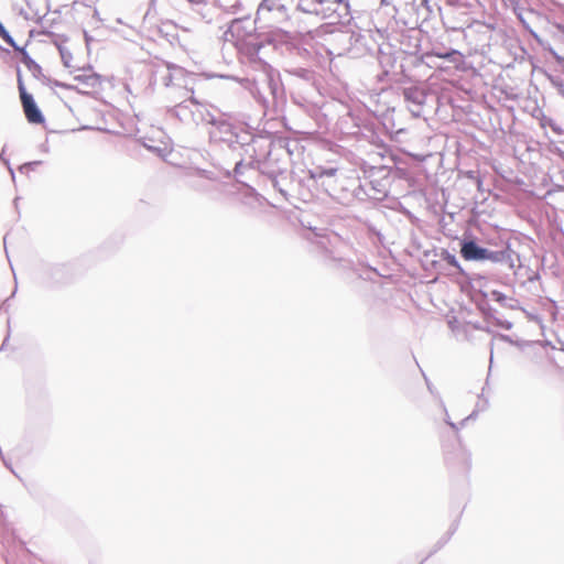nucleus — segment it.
Here are the masks:
<instances>
[{"instance_id": "nucleus-5", "label": "nucleus", "mask_w": 564, "mask_h": 564, "mask_svg": "<svg viewBox=\"0 0 564 564\" xmlns=\"http://www.w3.org/2000/svg\"><path fill=\"white\" fill-rule=\"evenodd\" d=\"M289 19L286 7L280 0H262L257 10L256 21L267 26L282 23Z\"/></svg>"}, {"instance_id": "nucleus-21", "label": "nucleus", "mask_w": 564, "mask_h": 564, "mask_svg": "<svg viewBox=\"0 0 564 564\" xmlns=\"http://www.w3.org/2000/svg\"><path fill=\"white\" fill-rule=\"evenodd\" d=\"M86 83H87V85L94 87L98 83V76L97 75L88 76L86 78Z\"/></svg>"}, {"instance_id": "nucleus-19", "label": "nucleus", "mask_w": 564, "mask_h": 564, "mask_svg": "<svg viewBox=\"0 0 564 564\" xmlns=\"http://www.w3.org/2000/svg\"><path fill=\"white\" fill-rule=\"evenodd\" d=\"M445 260H446V262L449 265L459 269V263H458V261H457V259H456V257L454 254H451V253L447 252L446 257H445Z\"/></svg>"}, {"instance_id": "nucleus-18", "label": "nucleus", "mask_w": 564, "mask_h": 564, "mask_svg": "<svg viewBox=\"0 0 564 564\" xmlns=\"http://www.w3.org/2000/svg\"><path fill=\"white\" fill-rule=\"evenodd\" d=\"M41 163H42L41 161H33V162L24 163L19 167V171L21 173H28L29 171L33 170L34 166L40 165Z\"/></svg>"}, {"instance_id": "nucleus-8", "label": "nucleus", "mask_w": 564, "mask_h": 564, "mask_svg": "<svg viewBox=\"0 0 564 564\" xmlns=\"http://www.w3.org/2000/svg\"><path fill=\"white\" fill-rule=\"evenodd\" d=\"M487 248L479 246L475 240H464L460 245V254L468 261H485Z\"/></svg>"}, {"instance_id": "nucleus-24", "label": "nucleus", "mask_w": 564, "mask_h": 564, "mask_svg": "<svg viewBox=\"0 0 564 564\" xmlns=\"http://www.w3.org/2000/svg\"><path fill=\"white\" fill-rule=\"evenodd\" d=\"M241 165H242V162H241V161H239V162H237V163H236V166H235V172H236V173H238V172H239V169L241 167Z\"/></svg>"}, {"instance_id": "nucleus-9", "label": "nucleus", "mask_w": 564, "mask_h": 564, "mask_svg": "<svg viewBox=\"0 0 564 564\" xmlns=\"http://www.w3.org/2000/svg\"><path fill=\"white\" fill-rule=\"evenodd\" d=\"M254 28L248 20H235L229 26L228 33L236 36L237 40H243L245 36L250 35Z\"/></svg>"}, {"instance_id": "nucleus-31", "label": "nucleus", "mask_w": 564, "mask_h": 564, "mask_svg": "<svg viewBox=\"0 0 564 564\" xmlns=\"http://www.w3.org/2000/svg\"><path fill=\"white\" fill-rule=\"evenodd\" d=\"M0 159H1L6 164H9L8 160H6L2 155H0Z\"/></svg>"}, {"instance_id": "nucleus-14", "label": "nucleus", "mask_w": 564, "mask_h": 564, "mask_svg": "<svg viewBox=\"0 0 564 564\" xmlns=\"http://www.w3.org/2000/svg\"><path fill=\"white\" fill-rule=\"evenodd\" d=\"M57 48H58V52H59V55H61L63 64L66 67H69L70 66V62L73 59L72 53L66 47H64L62 45H57Z\"/></svg>"}, {"instance_id": "nucleus-4", "label": "nucleus", "mask_w": 564, "mask_h": 564, "mask_svg": "<svg viewBox=\"0 0 564 564\" xmlns=\"http://www.w3.org/2000/svg\"><path fill=\"white\" fill-rule=\"evenodd\" d=\"M194 75L187 74L184 68L180 66H169L167 73L162 77L163 84L169 88V98L177 100L183 89L193 87Z\"/></svg>"}, {"instance_id": "nucleus-3", "label": "nucleus", "mask_w": 564, "mask_h": 564, "mask_svg": "<svg viewBox=\"0 0 564 564\" xmlns=\"http://www.w3.org/2000/svg\"><path fill=\"white\" fill-rule=\"evenodd\" d=\"M296 7L304 13L330 19L333 23L349 17V4L344 0H299Z\"/></svg>"}, {"instance_id": "nucleus-33", "label": "nucleus", "mask_w": 564, "mask_h": 564, "mask_svg": "<svg viewBox=\"0 0 564 564\" xmlns=\"http://www.w3.org/2000/svg\"><path fill=\"white\" fill-rule=\"evenodd\" d=\"M55 270L59 271V270H63L62 267H56Z\"/></svg>"}, {"instance_id": "nucleus-23", "label": "nucleus", "mask_w": 564, "mask_h": 564, "mask_svg": "<svg viewBox=\"0 0 564 564\" xmlns=\"http://www.w3.org/2000/svg\"><path fill=\"white\" fill-rule=\"evenodd\" d=\"M425 380H427V379L425 378ZM426 383H427V389H429V391H430L432 394H437V393H436V391H435V389L433 388V386H432L429 381H426Z\"/></svg>"}, {"instance_id": "nucleus-22", "label": "nucleus", "mask_w": 564, "mask_h": 564, "mask_svg": "<svg viewBox=\"0 0 564 564\" xmlns=\"http://www.w3.org/2000/svg\"><path fill=\"white\" fill-rule=\"evenodd\" d=\"M477 416V410L473 411L467 417H465L462 422H460V426H464L465 423L469 420H475Z\"/></svg>"}, {"instance_id": "nucleus-7", "label": "nucleus", "mask_w": 564, "mask_h": 564, "mask_svg": "<svg viewBox=\"0 0 564 564\" xmlns=\"http://www.w3.org/2000/svg\"><path fill=\"white\" fill-rule=\"evenodd\" d=\"M517 259H519V256L514 250L510 248V246H506L500 250L488 249L486 258V260L492 263L507 264L511 270L516 268Z\"/></svg>"}, {"instance_id": "nucleus-26", "label": "nucleus", "mask_w": 564, "mask_h": 564, "mask_svg": "<svg viewBox=\"0 0 564 564\" xmlns=\"http://www.w3.org/2000/svg\"><path fill=\"white\" fill-rule=\"evenodd\" d=\"M506 329H510L512 327V324L510 322H507L502 325Z\"/></svg>"}, {"instance_id": "nucleus-16", "label": "nucleus", "mask_w": 564, "mask_h": 564, "mask_svg": "<svg viewBox=\"0 0 564 564\" xmlns=\"http://www.w3.org/2000/svg\"><path fill=\"white\" fill-rule=\"evenodd\" d=\"M551 83L557 89L558 94L564 97V80L560 77H552Z\"/></svg>"}, {"instance_id": "nucleus-13", "label": "nucleus", "mask_w": 564, "mask_h": 564, "mask_svg": "<svg viewBox=\"0 0 564 564\" xmlns=\"http://www.w3.org/2000/svg\"><path fill=\"white\" fill-rule=\"evenodd\" d=\"M17 52H20L22 55L21 62L30 69L39 68V65L31 58V56L28 54V52L20 47V50H15Z\"/></svg>"}, {"instance_id": "nucleus-6", "label": "nucleus", "mask_w": 564, "mask_h": 564, "mask_svg": "<svg viewBox=\"0 0 564 564\" xmlns=\"http://www.w3.org/2000/svg\"><path fill=\"white\" fill-rule=\"evenodd\" d=\"M19 89L21 96V102L26 116V119L31 123H42L44 121V117L40 109L37 108L32 95L28 94L24 89V86L21 82H19Z\"/></svg>"}, {"instance_id": "nucleus-11", "label": "nucleus", "mask_w": 564, "mask_h": 564, "mask_svg": "<svg viewBox=\"0 0 564 564\" xmlns=\"http://www.w3.org/2000/svg\"><path fill=\"white\" fill-rule=\"evenodd\" d=\"M337 169L335 167H322L317 166L314 170L311 171V177L315 180H321L323 177H332L336 174Z\"/></svg>"}, {"instance_id": "nucleus-27", "label": "nucleus", "mask_w": 564, "mask_h": 564, "mask_svg": "<svg viewBox=\"0 0 564 564\" xmlns=\"http://www.w3.org/2000/svg\"><path fill=\"white\" fill-rule=\"evenodd\" d=\"M391 0H381V6H389Z\"/></svg>"}, {"instance_id": "nucleus-29", "label": "nucleus", "mask_w": 564, "mask_h": 564, "mask_svg": "<svg viewBox=\"0 0 564 564\" xmlns=\"http://www.w3.org/2000/svg\"><path fill=\"white\" fill-rule=\"evenodd\" d=\"M270 83V86H271V89H272V94L275 95V86L272 85V80L270 79L269 80Z\"/></svg>"}, {"instance_id": "nucleus-2", "label": "nucleus", "mask_w": 564, "mask_h": 564, "mask_svg": "<svg viewBox=\"0 0 564 564\" xmlns=\"http://www.w3.org/2000/svg\"><path fill=\"white\" fill-rule=\"evenodd\" d=\"M207 123L210 124L208 134L214 143H224L229 149L237 150L238 148L250 147L251 141H253V135L250 132L238 129L226 119L218 118L215 113Z\"/></svg>"}, {"instance_id": "nucleus-15", "label": "nucleus", "mask_w": 564, "mask_h": 564, "mask_svg": "<svg viewBox=\"0 0 564 564\" xmlns=\"http://www.w3.org/2000/svg\"><path fill=\"white\" fill-rule=\"evenodd\" d=\"M440 406H441L442 411L444 412V415H445L444 421H445V423H446V424H447V425H448L453 431L457 432V431L459 430V427H458V425H457L456 423H454V422L451 420V417H449V415H448V412H447V409H446V405H445V403L443 402V400H442L441 398H440Z\"/></svg>"}, {"instance_id": "nucleus-30", "label": "nucleus", "mask_w": 564, "mask_h": 564, "mask_svg": "<svg viewBox=\"0 0 564 564\" xmlns=\"http://www.w3.org/2000/svg\"><path fill=\"white\" fill-rule=\"evenodd\" d=\"M305 73H306V70H305V69H301V70H300V73H299V75L303 76Z\"/></svg>"}, {"instance_id": "nucleus-28", "label": "nucleus", "mask_w": 564, "mask_h": 564, "mask_svg": "<svg viewBox=\"0 0 564 564\" xmlns=\"http://www.w3.org/2000/svg\"><path fill=\"white\" fill-rule=\"evenodd\" d=\"M518 18H519V20L521 21V23H522L523 25H525V21H524V19L522 18V14H521V13H519V14H518Z\"/></svg>"}, {"instance_id": "nucleus-20", "label": "nucleus", "mask_w": 564, "mask_h": 564, "mask_svg": "<svg viewBox=\"0 0 564 564\" xmlns=\"http://www.w3.org/2000/svg\"><path fill=\"white\" fill-rule=\"evenodd\" d=\"M455 54H458L456 50H451L446 53H436V56L444 59H451V57Z\"/></svg>"}, {"instance_id": "nucleus-17", "label": "nucleus", "mask_w": 564, "mask_h": 564, "mask_svg": "<svg viewBox=\"0 0 564 564\" xmlns=\"http://www.w3.org/2000/svg\"><path fill=\"white\" fill-rule=\"evenodd\" d=\"M424 104H409L408 108L410 110V112L412 113L413 117L415 118H419L421 117V113H422V106Z\"/></svg>"}, {"instance_id": "nucleus-32", "label": "nucleus", "mask_w": 564, "mask_h": 564, "mask_svg": "<svg viewBox=\"0 0 564 564\" xmlns=\"http://www.w3.org/2000/svg\"><path fill=\"white\" fill-rule=\"evenodd\" d=\"M10 170V173L12 175V178H14V173H13V170L12 169H9Z\"/></svg>"}, {"instance_id": "nucleus-10", "label": "nucleus", "mask_w": 564, "mask_h": 564, "mask_svg": "<svg viewBox=\"0 0 564 564\" xmlns=\"http://www.w3.org/2000/svg\"><path fill=\"white\" fill-rule=\"evenodd\" d=\"M403 97L406 102L409 104H424L425 102V94L416 88V87H409L403 90Z\"/></svg>"}, {"instance_id": "nucleus-25", "label": "nucleus", "mask_w": 564, "mask_h": 564, "mask_svg": "<svg viewBox=\"0 0 564 564\" xmlns=\"http://www.w3.org/2000/svg\"><path fill=\"white\" fill-rule=\"evenodd\" d=\"M488 405V400H484V404L481 406L477 405L480 410H485Z\"/></svg>"}, {"instance_id": "nucleus-1", "label": "nucleus", "mask_w": 564, "mask_h": 564, "mask_svg": "<svg viewBox=\"0 0 564 564\" xmlns=\"http://www.w3.org/2000/svg\"><path fill=\"white\" fill-rule=\"evenodd\" d=\"M174 106L167 112L186 126L207 123L213 119L212 106L197 100L194 96V86L183 89Z\"/></svg>"}, {"instance_id": "nucleus-12", "label": "nucleus", "mask_w": 564, "mask_h": 564, "mask_svg": "<svg viewBox=\"0 0 564 564\" xmlns=\"http://www.w3.org/2000/svg\"><path fill=\"white\" fill-rule=\"evenodd\" d=\"M491 300L495 301V302H498L502 306H506V307H509V308H513L514 307V305L512 304V302H514V300L508 297L507 295H505L503 293H501L499 291H492L491 292Z\"/></svg>"}]
</instances>
